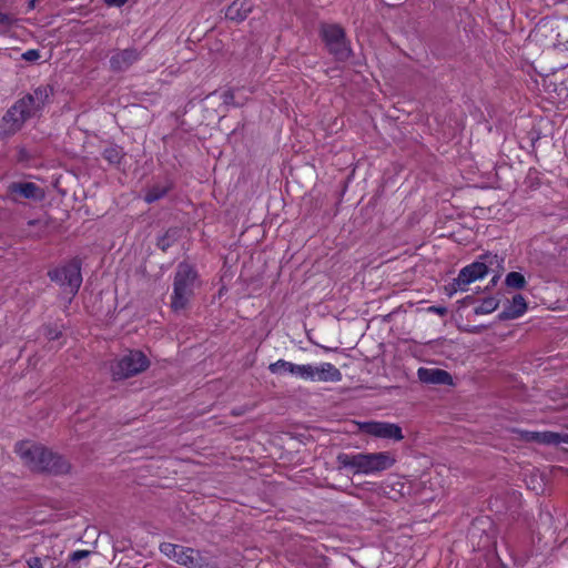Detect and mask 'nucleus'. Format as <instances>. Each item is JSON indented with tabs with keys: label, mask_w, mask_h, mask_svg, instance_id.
Returning a JSON list of instances; mask_svg holds the SVG:
<instances>
[{
	"label": "nucleus",
	"mask_w": 568,
	"mask_h": 568,
	"mask_svg": "<svg viewBox=\"0 0 568 568\" xmlns=\"http://www.w3.org/2000/svg\"><path fill=\"white\" fill-rule=\"evenodd\" d=\"M8 197L18 202L20 197L27 200H42L44 196L43 190L33 182H11L7 187Z\"/></svg>",
	"instance_id": "11"
},
{
	"label": "nucleus",
	"mask_w": 568,
	"mask_h": 568,
	"mask_svg": "<svg viewBox=\"0 0 568 568\" xmlns=\"http://www.w3.org/2000/svg\"><path fill=\"white\" fill-rule=\"evenodd\" d=\"M142 57V51L138 48L131 47L123 50H116L111 55L110 69L113 72H124Z\"/></svg>",
	"instance_id": "12"
},
{
	"label": "nucleus",
	"mask_w": 568,
	"mask_h": 568,
	"mask_svg": "<svg viewBox=\"0 0 568 568\" xmlns=\"http://www.w3.org/2000/svg\"><path fill=\"white\" fill-rule=\"evenodd\" d=\"M173 189V182L165 180L163 183H155L151 185L144 195L146 203H154L163 199Z\"/></svg>",
	"instance_id": "20"
},
{
	"label": "nucleus",
	"mask_w": 568,
	"mask_h": 568,
	"mask_svg": "<svg viewBox=\"0 0 568 568\" xmlns=\"http://www.w3.org/2000/svg\"><path fill=\"white\" fill-rule=\"evenodd\" d=\"M129 0H104V2L109 6V7H122L124 6Z\"/></svg>",
	"instance_id": "31"
},
{
	"label": "nucleus",
	"mask_w": 568,
	"mask_h": 568,
	"mask_svg": "<svg viewBox=\"0 0 568 568\" xmlns=\"http://www.w3.org/2000/svg\"><path fill=\"white\" fill-rule=\"evenodd\" d=\"M499 306V300L493 296L485 297L480 305L474 308L476 315L489 314L496 311Z\"/></svg>",
	"instance_id": "23"
},
{
	"label": "nucleus",
	"mask_w": 568,
	"mask_h": 568,
	"mask_svg": "<svg viewBox=\"0 0 568 568\" xmlns=\"http://www.w3.org/2000/svg\"><path fill=\"white\" fill-rule=\"evenodd\" d=\"M38 223H39V221H38V220H30V221L28 222V224H29L30 226H34V225H37Z\"/></svg>",
	"instance_id": "34"
},
{
	"label": "nucleus",
	"mask_w": 568,
	"mask_h": 568,
	"mask_svg": "<svg viewBox=\"0 0 568 568\" xmlns=\"http://www.w3.org/2000/svg\"><path fill=\"white\" fill-rule=\"evenodd\" d=\"M499 276L498 275H495L493 278H491V285H496L497 281H498Z\"/></svg>",
	"instance_id": "35"
},
{
	"label": "nucleus",
	"mask_w": 568,
	"mask_h": 568,
	"mask_svg": "<svg viewBox=\"0 0 568 568\" xmlns=\"http://www.w3.org/2000/svg\"><path fill=\"white\" fill-rule=\"evenodd\" d=\"M161 554L186 568H220L209 552L172 542H161Z\"/></svg>",
	"instance_id": "4"
},
{
	"label": "nucleus",
	"mask_w": 568,
	"mask_h": 568,
	"mask_svg": "<svg viewBox=\"0 0 568 568\" xmlns=\"http://www.w3.org/2000/svg\"><path fill=\"white\" fill-rule=\"evenodd\" d=\"M417 376L425 384L453 385V377L445 369L420 367L417 371Z\"/></svg>",
	"instance_id": "14"
},
{
	"label": "nucleus",
	"mask_w": 568,
	"mask_h": 568,
	"mask_svg": "<svg viewBox=\"0 0 568 568\" xmlns=\"http://www.w3.org/2000/svg\"><path fill=\"white\" fill-rule=\"evenodd\" d=\"M91 555V551L89 550H77L73 551L68 559L67 567L68 568H74V566L81 560Z\"/></svg>",
	"instance_id": "25"
},
{
	"label": "nucleus",
	"mask_w": 568,
	"mask_h": 568,
	"mask_svg": "<svg viewBox=\"0 0 568 568\" xmlns=\"http://www.w3.org/2000/svg\"><path fill=\"white\" fill-rule=\"evenodd\" d=\"M43 334L49 341H55L62 336V331L57 326L44 325Z\"/></svg>",
	"instance_id": "26"
},
{
	"label": "nucleus",
	"mask_w": 568,
	"mask_h": 568,
	"mask_svg": "<svg viewBox=\"0 0 568 568\" xmlns=\"http://www.w3.org/2000/svg\"><path fill=\"white\" fill-rule=\"evenodd\" d=\"M358 426L362 433L377 438L395 442H400L404 438L400 426L394 423L371 420L359 423Z\"/></svg>",
	"instance_id": "10"
},
{
	"label": "nucleus",
	"mask_w": 568,
	"mask_h": 568,
	"mask_svg": "<svg viewBox=\"0 0 568 568\" xmlns=\"http://www.w3.org/2000/svg\"><path fill=\"white\" fill-rule=\"evenodd\" d=\"M467 301H471L473 300V296H467L466 297Z\"/></svg>",
	"instance_id": "37"
},
{
	"label": "nucleus",
	"mask_w": 568,
	"mask_h": 568,
	"mask_svg": "<svg viewBox=\"0 0 568 568\" xmlns=\"http://www.w3.org/2000/svg\"><path fill=\"white\" fill-rule=\"evenodd\" d=\"M22 59L29 62H34L40 59V51L36 49H30L22 53Z\"/></svg>",
	"instance_id": "28"
},
{
	"label": "nucleus",
	"mask_w": 568,
	"mask_h": 568,
	"mask_svg": "<svg viewBox=\"0 0 568 568\" xmlns=\"http://www.w3.org/2000/svg\"><path fill=\"white\" fill-rule=\"evenodd\" d=\"M268 369L273 374H278L282 371L288 372L293 375H296L303 379H308V377H312L313 371L312 365H297L293 364L291 362H287L285 359H278L275 363L270 364Z\"/></svg>",
	"instance_id": "13"
},
{
	"label": "nucleus",
	"mask_w": 568,
	"mask_h": 568,
	"mask_svg": "<svg viewBox=\"0 0 568 568\" xmlns=\"http://www.w3.org/2000/svg\"><path fill=\"white\" fill-rule=\"evenodd\" d=\"M52 94L53 88L49 84H45L36 88L32 93H28L24 95L31 98V102H27L26 106L30 109V113L32 114V116L43 109V106L49 102V99Z\"/></svg>",
	"instance_id": "15"
},
{
	"label": "nucleus",
	"mask_w": 568,
	"mask_h": 568,
	"mask_svg": "<svg viewBox=\"0 0 568 568\" xmlns=\"http://www.w3.org/2000/svg\"><path fill=\"white\" fill-rule=\"evenodd\" d=\"M320 37L326 50L337 62H345L352 55V48L346 38L345 30L336 23H322Z\"/></svg>",
	"instance_id": "5"
},
{
	"label": "nucleus",
	"mask_w": 568,
	"mask_h": 568,
	"mask_svg": "<svg viewBox=\"0 0 568 568\" xmlns=\"http://www.w3.org/2000/svg\"><path fill=\"white\" fill-rule=\"evenodd\" d=\"M503 568H506V567H503Z\"/></svg>",
	"instance_id": "38"
},
{
	"label": "nucleus",
	"mask_w": 568,
	"mask_h": 568,
	"mask_svg": "<svg viewBox=\"0 0 568 568\" xmlns=\"http://www.w3.org/2000/svg\"><path fill=\"white\" fill-rule=\"evenodd\" d=\"M81 267L82 260L75 256L65 264L48 271V277L75 296L82 284Z\"/></svg>",
	"instance_id": "6"
},
{
	"label": "nucleus",
	"mask_w": 568,
	"mask_h": 568,
	"mask_svg": "<svg viewBox=\"0 0 568 568\" xmlns=\"http://www.w3.org/2000/svg\"><path fill=\"white\" fill-rule=\"evenodd\" d=\"M527 311V303L521 294H516L498 314L499 321H508L520 317Z\"/></svg>",
	"instance_id": "17"
},
{
	"label": "nucleus",
	"mask_w": 568,
	"mask_h": 568,
	"mask_svg": "<svg viewBox=\"0 0 568 568\" xmlns=\"http://www.w3.org/2000/svg\"><path fill=\"white\" fill-rule=\"evenodd\" d=\"M197 278L199 275L193 265L186 262L178 264L173 281V294L171 297L172 310L176 312L186 307L194 294Z\"/></svg>",
	"instance_id": "3"
},
{
	"label": "nucleus",
	"mask_w": 568,
	"mask_h": 568,
	"mask_svg": "<svg viewBox=\"0 0 568 568\" xmlns=\"http://www.w3.org/2000/svg\"><path fill=\"white\" fill-rule=\"evenodd\" d=\"M124 155L123 148L116 144H109L102 152V158L112 165L120 164Z\"/></svg>",
	"instance_id": "22"
},
{
	"label": "nucleus",
	"mask_w": 568,
	"mask_h": 568,
	"mask_svg": "<svg viewBox=\"0 0 568 568\" xmlns=\"http://www.w3.org/2000/svg\"><path fill=\"white\" fill-rule=\"evenodd\" d=\"M182 234V229L174 226L168 229L162 235H160L156 240V247L162 252H166L173 244H175Z\"/></svg>",
	"instance_id": "21"
},
{
	"label": "nucleus",
	"mask_w": 568,
	"mask_h": 568,
	"mask_svg": "<svg viewBox=\"0 0 568 568\" xmlns=\"http://www.w3.org/2000/svg\"><path fill=\"white\" fill-rule=\"evenodd\" d=\"M336 463L338 470L349 468L354 474L369 475L392 468L396 463V458L390 452L339 453L336 457Z\"/></svg>",
	"instance_id": "2"
},
{
	"label": "nucleus",
	"mask_w": 568,
	"mask_h": 568,
	"mask_svg": "<svg viewBox=\"0 0 568 568\" xmlns=\"http://www.w3.org/2000/svg\"><path fill=\"white\" fill-rule=\"evenodd\" d=\"M252 11L247 0H235L226 9L225 17L230 20L243 21Z\"/></svg>",
	"instance_id": "19"
},
{
	"label": "nucleus",
	"mask_w": 568,
	"mask_h": 568,
	"mask_svg": "<svg viewBox=\"0 0 568 568\" xmlns=\"http://www.w3.org/2000/svg\"><path fill=\"white\" fill-rule=\"evenodd\" d=\"M150 366V359L146 355L139 351H129L111 365V374L113 381H122L135 376Z\"/></svg>",
	"instance_id": "7"
},
{
	"label": "nucleus",
	"mask_w": 568,
	"mask_h": 568,
	"mask_svg": "<svg viewBox=\"0 0 568 568\" xmlns=\"http://www.w3.org/2000/svg\"><path fill=\"white\" fill-rule=\"evenodd\" d=\"M505 284L507 287L515 288V290H523L525 288L527 282L525 280V276L519 272H509L506 275Z\"/></svg>",
	"instance_id": "24"
},
{
	"label": "nucleus",
	"mask_w": 568,
	"mask_h": 568,
	"mask_svg": "<svg viewBox=\"0 0 568 568\" xmlns=\"http://www.w3.org/2000/svg\"><path fill=\"white\" fill-rule=\"evenodd\" d=\"M17 453L32 470L52 476L70 473L71 464L60 454L40 444L19 443Z\"/></svg>",
	"instance_id": "1"
},
{
	"label": "nucleus",
	"mask_w": 568,
	"mask_h": 568,
	"mask_svg": "<svg viewBox=\"0 0 568 568\" xmlns=\"http://www.w3.org/2000/svg\"><path fill=\"white\" fill-rule=\"evenodd\" d=\"M429 311L430 312H434L436 314H439L442 316L446 315L447 314V308L444 307V306H430L429 307Z\"/></svg>",
	"instance_id": "32"
},
{
	"label": "nucleus",
	"mask_w": 568,
	"mask_h": 568,
	"mask_svg": "<svg viewBox=\"0 0 568 568\" xmlns=\"http://www.w3.org/2000/svg\"><path fill=\"white\" fill-rule=\"evenodd\" d=\"M488 273V266L484 262H474L463 267L458 276L446 287L449 294L465 291L476 280L483 278Z\"/></svg>",
	"instance_id": "9"
},
{
	"label": "nucleus",
	"mask_w": 568,
	"mask_h": 568,
	"mask_svg": "<svg viewBox=\"0 0 568 568\" xmlns=\"http://www.w3.org/2000/svg\"><path fill=\"white\" fill-rule=\"evenodd\" d=\"M38 0H29L28 10H33Z\"/></svg>",
	"instance_id": "33"
},
{
	"label": "nucleus",
	"mask_w": 568,
	"mask_h": 568,
	"mask_svg": "<svg viewBox=\"0 0 568 568\" xmlns=\"http://www.w3.org/2000/svg\"><path fill=\"white\" fill-rule=\"evenodd\" d=\"M14 22L16 20L13 19V17H11L8 13L0 12V26L10 28Z\"/></svg>",
	"instance_id": "29"
},
{
	"label": "nucleus",
	"mask_w": 568,
	"mask_h": 568,
	"mask_svg": "<svg viewBox=\"0 0 568 568\" xmlns=\"http://www.w3.org/2000/svg\"><path fill=\"white\" fill-rule=\"evenodd\" d=\"M221 99L223 101V104L226 106H229V105L235 106L236 105L234 91L232 89L224 91L221 95Z\"/></svg>",
	"instance_id": "27"
},
{
	"label": "nucleus",
	"mask_w": 568,
	"mask_h": 568,
	"mask_svg": "<svg viewBox=\"0 0 568 568\" xmlns=\"http://www.w3.org/2000/svg\"><path fill=\"white\" fill-rule=\"evenodd\" d=\"M520 438L527 443H537L542 445H559L564 440L559 433L555 432H529L520 430Z\"/></svg>",
	"instance_id": "16"
},
{
	"label": "nucleus",
	"mask_w": 568,
	"mask_h": 568,
	"mask_svg": "<svg viewBox=\"0 0 568 568\" xmlns=\"http://www.w3.org/2000/svg\"><path fill=\"white\" fill-rule=\"evenodd\" d=\"M29 568H44L42 559L40 557H31L27 560Z\"/></svg>",
	"instance_id": "30"
},
{
	"label": "nucleus",
	"mask_w": 568,
	"mask_h": 568,
	"mask_svg": "<svg viewBox=\"0 0 568 568\" xmlns=\"http://www.w3.org/2000/svg\"><path fill=\"white\" fill-rule=\"evenodd\" d=\"M311 566L316 567V568L322 567V565H321V564H311Z\"/></svg>",
	"instance_id": "36"
},
{
	"label": "nucleus",
	"mask_w": 568,
	"mask_h": 568,
	"mask_svg": "<svg viewBox=\"0 0 568 568\" xmlns=\"http://www.w3.org/2000/svg\"><path fill=\"white\" fill-rule=\"evenodd\" d=\"M27 102L30 103L31 98L23 97L7 110L0 123V139L16 134L32 118L30 109L26 106Z\"/></svg>",
	"instance_id": "8"
},
{
	"label": "nucleus",
	"mask_w": 568,
	"mask_h": 568,
	"mask_svg": "<svg viewBox=\"0 0 568 568\" xmlns=\"http://www.w3.org/2000/svg\"><path fill=\"white\" fill-rule=\"evenodd\" d=\"M313 376L307 381L318 382H339L342 381V373L331 363H323L321 366L315 367L312 365Z\"/></svg>",
	"instance_id": "18"
}]
</instances>
